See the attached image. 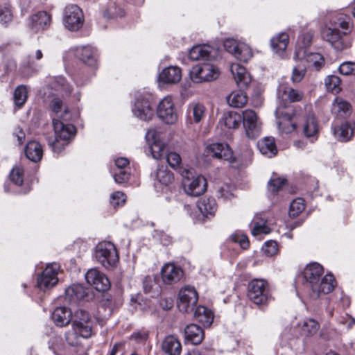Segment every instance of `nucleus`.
Here are the masks:
<instances>
[{
	"label": "nucleus",
	"instance_id": "1",
	"mask_svg": "<svg viewBox=\"0 0 355 355\" xmlns=\"http://www.w3.org/2000/svg\"><path fill=\"white\" fill-rule=\"evenodd\" d=\"M323 268L318 263H312L306 266L304 270V277L309 284L311 289V297L317 299L320 294H327L334 288V278L331 274L321 277Z\"/></svg>",
	"mask_w": 355,
	"mask_h": 355
},
{
	"label": "nucleus",
	"instance_id": "2",
	"mask_svg": "<svg viewBox=\"0 0 355 355\" xmlns=\"http://www.w3.org/2000/svg\"><path fill=\"white\" fill-rule=\"evenodd\" d=\"M182 177V187L184 192L191 196H199L204 193L207 189L206 179L202 175L195 176L193 173L187 168H179Z\"/></svg>",
	"mask_w": 355,
	"mask_h": 355
},
{
	"label": "nucleus",
	"instance_id": "3",
	"mask_svg": "<svg viewBox=\"0 0 355 355\" xmlns=\"http://www.w3.org/2000/svg\"><path fill=\"white\" fill-rule=\"evenodd\" d=\"M53 126L55 139L49 142V145L54 152L60 153L68 144V140L74 135L76 128L71 124H64L55 118H53Z\"/></svg>",
	"mask_w": 355,
	"mask_h": 355
},
{
	"label": "nucleus",
	"instance_id": "4",
	"mask_svg": "<svg viewBox=\"0 0 355 355\" xmlns=\"http://www.w3.org/2000/svg\"><path fill=\"white\" fill-rule=\"evenodd\" d=\"M248 297L257 306H266L271 298L268 283L263 279H253L248 285Z\"/></svg>",
	"mask_w": 355,
	"mask_h": 355
},
{
	"label": "nucleus",
	"instance_id": "5",
	"mask_svg": "<svg viewBox=\"0 0 355 355\" xmlns=\"http://www.w3.org/2000/svg\"><path fill=\"white\" fill-rule=\"evenodd\" d=\"M94 257L96 260L106 268H112L116 266L119 255L114 245L109 241L99 243L95 248Z\"/></svg>",
	"mask_w": 355,
	"mask_h": 355
},
{
	"label": "nucleus",
	"instance_id": "6",
	"mask_svg": "<svg viewBox=\"0 0 355 355\" xmlns=\"http://www.w3.org/2000/svg\"><path fill=\"white\" fill-rule=\"evenodd\" d=\"M219 74L218 68L209 62L196 64L189 72L191 80L196 83L213 81Z\"/></svg>",
	"mask_w": 355,
	"mask_h": 355
},
{
	"label": "nucleus",
	"instance_id": "7",
	"mask_svg": "<svg viewBox=\"0 0 355 355\" xmlns=\"http://www.w3.org/2000/svg\"><path fill=\"white\" fill-rule=\"evenodd\" d=\"M64 26L70 31H78L84 24V14L80 7L71 4L67 6L63 12Z\"/></svg>",
	"mask_w": 355,
	"mask_h": 355
},
{
	"label": "nucleus",
	"instance_id": "8",
	"mask_svg": "<svg viewBox=\"0 0 355 355\" xmlns=\"http://www.w3.org/2000/svg\"><path fill=\"white\" fill-rule=\"evenodd\" d=\"M72 327L80 333L83 338H89L92 335V321L88 312L78 309L74 312L71 319Z\"/></svg>",
	"mask_w": 355,
	"mask_h": 355
},
{
	"label": "nucleus",
	"instance_id": "9",
	"mask_svg": "<svg viewBox=\"0 0 355 355\" xmlns=\"http://www.w3.org/2000/svg\"><path fill=\"white\" fill-rule=\"evenodd\" d=\"M198 300V294L193 286H186L178 293V307L181 312L193 311Z\"/></svg>",
	"mask_w": 355,
	"mask_h": 355
},
{
	"label": "nucleus",
	"instance_id": "10",
	"mask_svg": "<svg viewBox=\"0 0 355 355\" xmlns=\"http://www.w3.org/2000/svg\"><path fill=\"white\" fill-rule=\"evenodd\" d=\"M322 37L338 51L348 49L351 45L350 42L346 37V33H340L336 28H324L322 31Z\"/></svg>",
	"mask_w": 355,
	"mask_h": 355
},
{
	"label": "nucleus",
	"instance_id": "11",
	"mask_svg": "<svg viewBox=\"0 0 355 355\" xmlns=\"http://www.w3.org/2000/svg\"><path fill=\"white\" fill-rule=\"evenodd\" d=\"M157 113L166 124H174L178 121V113L171 96H166L160 101Z\"/></svg>",
	"mask_w": 355,
	"mask_h": 355
},
{
	"label": "nucleus",
	"instance_id": "12",
	"mask_svg": "<svg viewBox=\"0 0 355 355\" xmlns=\"http://www.w3.org/2000/svg\"><path fill=\"white\" fill-rule=\"evenodd\" d=\"M241 118L247 137L250 139L257 137L261 133V123L256 112L252 110H245Z\"/></svg>",
	"mask_w": 355,
	"mask_h": 355
},
{
	"label": "nucleus",
	"instance_id": "13",
	"mask_svg": "<svg viewBox=\"0 0 355 355\" xmlns=\"http://www.w3.org/2000/svg\"><path fill=\"white\" fill-rule=\"evenodd\" d=\"M223 46L225 49L239 60L248 62L252 56V50L245 43H239L234 39L225 40Z\"/></svg>",
	"mask_w": 355,
	"mask_h": 355
},
{
	"label": "nucleus",
	"instance_id": "14",
	"mask_svg": "<svg viewBox=\"0 0 355 355\" xmlns=\"http://www.w3.org/2000/svg\"><path fill=\"white\" fill-rule=\"evenodd\" d=\"M291 111L289 107L282 105H279L275 111L277 125L282 133L288 134L296 128V124L293 121Z\"/></svg>",
	"mask_w": 355,
	"mask_h": 355
},
{
	"label": "nucleus",
	"instance_id": "15",
	"mask_svg": "<svg viewBox=\"0 0 355 355\" xmlns=\"http://www.w3.org/2000/svg\"><path fill=\"white\" fill-rule=\"evenodd\" d=\"M294 58L305 64L306 67H313L316 70H319L324 63L322 55L318 53L308 52L306 48L297 49Z\"/></svg>",
	"mask_w": 355,
	"mask_h": 355
},
{
	"label": "nucleus",
	"instance_id": "16",
	"mask_svg": "<svg viewBox=\"0 0 355 355\" xmlns=\"http://www.w3.org/2000/svg\"><path fill=\"white\" fill-rule=\"evenodd\" d=\"M59 266L57 263H49L42 274L37 277V286L45 291L55 286L58 279L57 277Z\"/></svg>",
	"mask_w": 355,
	"mask_h": 355
},
{
	"label": "nucleus",
	"instance_id": "17",
	"mask_svg": "<svg viewBox=\"0 0 355 355\" xmlns=\"http://www.w3.org/2000/svg\"><path fill=\"white\" fill-rule=\"evenodd\" d=\"M85 279L89 284L93 286L96 291L100 292H105L110 287L108 278L96 268L89 269L86 272Z\"/></svg>",
	"mask_w": 355,
	"mask_h": 355
},
{
	"label": "nucleus",
	"instance_id": "18",
	"mask_svg": "<svg viewBox=\"0 0 355 355\" xmlns=\"http://www.w3.org/2000/svg\"><path fill=\"white\" fill-rule=\"evenodd\" d=\"M208 155L232 162L234 160L233 152L227 144L213 143L206 147Z\"/></svg>",
	"mask_w": 355,
	"mask_h": 355
},
{
	"label": "nucleus",
	"instance_id": "19",
	"mask_svg": "<svg viewBox=\"0 0 355 355\" xmlns=\"http://www.w3.org/2000/svg\"><path fill=\"white\" fill-rule=\"evenodd\" d=\"M89 298V289L76 284L68 287L65 291V300L69 304H78Z\"/></svg>",
	"mask_w": 355,
	"mask_h": 355
},
{
	"label": "nucleus",
	"instance_id": "20",
	"mask_svg": "<svg viewBox=\"0 0 355 355\" xmlns=\"http://www.w3.org/2000/svg\"><path fill=\"white\" fill-rule=\"evenodd\" d=\"M230 71L239 89H247L251 83V77L245 68L239 64L233 63L230 66Z\"/></svg>",
	"mask_w": 355,
	"mask_h": 355
},
{
	"label": "nucleus",
	"instance_id": "21",
	"mask_svg": "<svg viewBox=\"0 0 355 355\" xmlns=\"http://www.w3.org/2000/svg\"><path fill=\"white\" fill-rule=\"evenodd\" d=\"M162 279L165 284H172L179 282L183 275L182 270L173 264H165L161 270Z\"/></svg>",
	"mask_w": 355,
	"mask_h": 355
},
{
	"label": "nucleus",
	"instance_id": "22",
	"mask_svg": "<svg viewBox=\"0 0 355 355\" xmlns=\"http://www.w3.org/2000/svg\"><path fill=\"white\" fill-rule=\"evenodd\" d=\"M216 51L209 45H197L189 51V57L191 60H210L215 58Z\"/></svg>",
	"mask_w": 355,
	"mask_h": 355
},
{
	"label": "nucleus",
	"instance_id": "23",
	"mask_svg": "<svg viewBox=\"0 0 355 355\" xmlns=\"http://www.w3.org/2000/svg\"><path fill=\"white\" fill-rule=\"evenodd\" d=\"M51 22V15L46 11H40L30 17L29 26L37 31L47 28Z\"/></svg>",
	"mask_w": 355,
	"mask_h": 355
},
{
	"label": "nucleus",
	"instance_id": "24",
	"mask_svg": "<svg viewBox=\"0 0 355 355\" xmlns=\"http://www.w3.org/2000/svg\"><path fill=\"white\" fill-rule=\"evenodd\" d=\"M134 115L144 121L150 120L154 115L153 109L150 103L145 99H137L135 106L132 108Z\"/></svg>",
	"mask_w": 355,
	"mask_h": 355
},
{
	"label": "nucleus",
	"instance_id": "25",
	"mask_svg": "<svg viewBox=\"0 0 355 355\" xmlns=\"http://www.w3.org/2000/svg\"><path fill=\"white\" fill-rule=\"evenodd\" d=\"M159 80L166 84H175L182 78L181 69L178 67L171 66L162 70L159 75Z\"/></svg>",
	"mask_w": 355,
	"mask_h": 355
},
{
	"label": "nucleus",
	"instance_id": "26",
	"mask_svg": "<svg viewBox=\"0 0 355 355\" xmlns=\"http://www.w3.org/2000/svg\"><path fill=\"white\" fill-rule=\"evenodd\" d=\"M77 57L85 64L95 67L97 64L96 50L91 46H82L76 50Z\"/></svg>",
	"mask_w": 355,
	"mask_h": 355
},
{
	"label": "nucleus",
	"instance_id": "27",
	"mask_svg": "<svg viewBox=\"0 0 355 355\" xmlns=\"http://www.w3.org/2000/svg\"><path fill=\"white\" fill-rule=\"evenodd\" d=\"M184 337L192 344L199 345L203 340L205 334L200 327L195 324H190L184 329Z\"/></svg>",
	"mask_w": 355,
	"mask_h": 355
},
{
	"label": "nucleus",
	"instance_id": "28",
	"mask_svg": "<svg viewBox=\"0 0 355 355\" xmlns=\"http://www.w3.org/2000/svg\"><path fill=\"white\" fill-rule=\"evenodd\" d=\"M162 349L168 355H180L182 345L175 336H168L162 341Z\"/></svg>",
	"mask_w": 355,
	"mask_h": 355
},
{
	"label": "nucleus",
	"instance_id": "29",
	"mask_svg": "<svg viewBox=\"0 0 355 355\" xmlns=\"http://www.w3.org/2000/svg\"><path fill=\"white\" fill-rule=\"evenodd\" d=\"M73 315L71 310L64 306L57 307L52 313V319L57 326L63 327L69 324Z\"/></svg>",
	"mask_w": 355,
	"mask_h": 355
},
{
	"label": "nucleus",
	"instance_id": "30",
	"mask_svg": "<svg viewBox=\"0 0 355 355\" xmlns=\"http://www.w3.org/2000/svg\"><path fill=\"white\" fill-rule=\"evenodd\" d=\"M187 113L191 121L199 123L205 118L206 107L202 103L193 102L189 105Z\"/></svg>",
	"mask_w": 355,
	"mask_h": 355
},
{
	"label": "nucleus",
	"instance_id": "31",
	"mask_svg": "<svg viewBox=\"0 0 355 355\" xmlns=\"http://www.w3.org/2000/svg\"><path fill=\"white\" fill-rule=\"evenodd\" d=\"M257 148L261 154L268 157H272L277 153L275 139L272 137H266L259 141Z\"/></svg>",
	"mask_w": 355,
	"mask_h": 355
},
{
	"label": "nucleus",
	"instance_id": "32",
	"mask_svg": "<svg viewBox=\"0 0 355 355\" xmlns=\"http://www.w3.org/2000/svg\"><path fill=\"white\" fill-rule=\"evenodd\" d=\"M25 155L29 160L33 162L40 161L43 156L41 144L35 141H29L25 148Z\"/></svg>",
	"mask_w": 355,
	"mask_h": 355
},
{
	"label": "nucleus",
	"instance_id": "33",
	"mask_svg": "<svg viewBox=\"0 0 355 355\" xmlns=\"http://www.w3.org/2000/svg\"><path fill=\"white\" fill-rule=\"evenodd\" d=\"M194 317L196 320L205 327H209L214 320V314L207 308L200 306L195 309Z\"/></svg>",
	"mask_w": 355,
	"mask_h": 355
},
{
	"label": "nucleus",
	"instance_id": "34",
	"mask_svg": "<svg viewBox=\"0 0 355 355\" xmlns=\"http://www.w3.org/2000/svg\"><path fill=\"white\" fill-rule=\"evenodd\" d=\"M156 182L155 187H158V184H162L164 186L171 185L174 180L173 173L169 171L166 166H159L156 172Z\"/></svg>",
	"mask_w": 355,
	"mask_h": 355
},
{
	"label": "nucleus",
	"instance_id": "35",
	"mask_svg": "<svg viewBox=\"0 0 355 355\" xmlns=\"http://www.w3.org/2000/svg\"><path fill=\"white\" fill-rule=\"evenodd\" d=\"M351 105L343 99L337 97L332 103L331 112L340 116H346L351 113Z\"/></svg>",
	"mask_w": 355,
	"mask_h": 355
},
{
	"label": "nucleus",
	"instance_id": "36",
	"mask_svg": "<svg viewBox=\"0 0 355 355\" xmlns=\"http://www.w3.org/2000/svg\"><path fill=\"white\" fill-rule=\"evenodd\" d=\"M241 116L236 112H227L223 114L220 123L229 129L238 128L241 122Z\"/></svg>",
	"mask_w": 355,
	"mask_h": 355
},
{
	"label": "nucleus",
	"instance_id": "37",
	"mask_svg": "<svg viewBox=\"0 0 355 355\" xmlns=\"http://www.w3.org/2000/svg\"><path fill=\"white\" fill-rule=\"evenodd\" d=\"M303 132L307 138H315L318 133V123L313 113L309 112L306 116L303 125Z\"/></svg>",
	"mask_w": 355,
	"mask_h": 355
},
{
	"label": "nucleus",
	"instance_id": "38",
	"mask_svg": "<svg viewBox=\"0 0 355 355\" xmlns=\"http://www.w3.org/2000/svg\"><path fill=\"white\" fill-rule=\"evenodd\" d=\"M50 107L58 118L62 120L69 119L68 107L63 104L62 101L60 98H54L51 102Z\"/></svg>",
	"mask_w": 355,
	"mask_h": 355
},
{
	"label": "nucleus",
	"instance_id": "39",
	"mask_svg": "<svg viewBox=\"0 0 355 355\" xmlns=\"http://www.w3.org/2000/svg\"><path fill=\"white\" fill-rule=\"evenodd\" d=\"M288 43V35L282 33L272 37L270 40V45L273 51L277 53H283Z\"/></svg>",
	"mask_w": 355,
	"mask_h": 355
},
{
	"label": "nucleus",
	"instance_id": "40",
	"mask_svg": "<svg viewBox=\"0 0 355 355\" xmlns=\"http://www.w3.org/2000/svg\"><path fill=\"white\" fill-rule=\"evenodd\" d=\"M354 132V128L349 123H342L338 128L334 129V133L335 137L340 141H349Z\"/></svg>",
	"mask_w": 355,
	"mask_h": 355
},
{
	"label": "nucleus",
	"instance_id": "41",
	"mask_svg": "<svg viewBox=\"0 0 355 355\" xmlns=\"http://www.w3.org/2000/svg\"><path fill=\"white\" fill-rule=\"evenodd\" d=\"M252 223L254 224V227L252 230V234L254 236L260 234H268L270 231V228L266 225V218L263 217L261 214H257Z\"/></svg>",
	"mask_w": 355,
	"mask_h": 355
},
{
	"label": "nucleus",
	"instance_id": "42",
	"mask_svg": "<svg viewBox=\"0 0 355 355\" xmlns=\"http://www.w3.org/2000/svg\"><path fill=\"white\" fill-rule=\"evenodd\" d=\"M197 207L200 213L207 217L214 214L216 211V204L214 198H203L198 202Z\"/></svg>",
	"mask_w": 355,
	"mask_h": 355
},
{
	"label": "nucleus",
	"instance_id": "43",
	"mask_svg": "<svg viewBox=\"0 0 355 355\" xmlns=\"http://www.w3.org/2000/svg\"><path fill=\"white\" fill-rule=\"evenodd\" d=\"M247 96L242 89L232 92L227 98L228 104L234 107H242L247 103Z\"/></svg>",
	"mask_w": 355,
	"mask_h": 355
},
{
	"label": "nucleus",
	"instance_id": "44",
	"mask_svg": "<svg viewBox=\"0 0 355 355\" xmlns=\"http://www.w3.org/2000/svg\"><path fill=\"white\" fill-rule=\"evenodd\" d=\"M282 93V97L284 98L283 95H285L290 102L300 101L304 97V93L302 91L291 87H286L285 89L280 87L278 92L279 96H281Z\"/></svg>",
	"mask_w": 355,
	"mask_h": 355
},
{
	"label": "nucleus",
	"instance_id": "45",
	"mask_svg": "<svg viewBox=\"0 0 355 355\" xmlns=\"http://www.w3.org/2000/svg\"><path fill=\"white\" fill-rule=\"evenodd\" d=\"M286 178H273L268 182V192L272 196L276 195L286 184Z\"/></svg>",
	"mask_w": 355,
	"mask_h": 355
},
{
	"label": "nucleus",
	"instance_id": "46",
	"mask_svg": "<svg viewBox=\"0 0 355 355\" xmlns=\"http://www.w3.org/2000/svg\"><path fill=\"white\" fill-rule=\"evenodd\" d=\"M51 87L67 96L70 94L72 91L71 86L69 85L64 78L61 76L55 78L54 81L51 83Z\"/></svg>",
	"mask_w": 355,
	"mask_h": 355
},
{
	"label": "nucleus",
	"instance_id": "47",
	"mask_svg": "<svg viewBox=\"0 0 355 355\" xmlns=\"http://www.w3.org/2000/svg\"><path fill=\"white\" fill-rule=\"evenodd\" d=\"M150 150L154 159H161L166 154V146L161 141L153 142L150 144Z\"/></svg>",
	"mask_w": 355,
	"mask_h": 355
},
{
	"label": "nucleus",
	"instance_id": "48",
	"mask_svg": "<svg viewBox=\"0 0 355 355\" xmlns=\"http://www.w3.org/2000/svg\"><path fill=\"white\" fill-rule=\"evenodd\" d=\"M28 91L24 85L18 86L14 92V103L18 107H21L27 100Z\"/></svg>",
	"mask_w": 355,
	"mask_h": 355
},
{
	"label": "nucleus",
	"instance_id": "49",
	"mask_svg": "<svg viewBox=\"0 0 355 355\" xmlns=\"http://www.w3.org/2000/svg\"><path fill=\"white\" fill-rule=\"evenodd\" d=\"M304 208V200L300 198H296L290 205L289 216L292 218L297 217Z\"/></svg>",
	"mask_w": 355,
	"mask_h": 355
},
{
	"label": "nucleus",
	"instance_id": "50",
	"mask_svg": "<svg viewBox=\"0 0 355 355\" xmlns=\"http://www.w3.org/2000/svg\"><path fill=\"white\" fill-rule=\"evenodd\" d=\"M327 89L332 93H338L340 91V79L337 76H329L324 80Z\"/></svg>",
	"mask_w": 355,
	"mask_h": 355
},
{
	"label": "nucleus",
	"instance_id": "51",
	"mask_svg": "<svg viewBox=\"0 0 355 355\" xmlns=\"http://www.w3.org/2000/svg\"><path fill=\"white\" fill-rule=\"evenodd\" d=\"M81 338H83L82 336L73 327L71 330L65 334L66 341L71 346L79 345L81 343Z\"/></svg>",
	"mask_w": 355,
	"mask_h": 355
},
{
	"label": "nucleus",
	"instance_id": "52",
	"mask_svg": "<svg viewBox=\"0 0 355 355\" xmlns=\"http://www.w3.org/2000/svg\"><path fill=\"white\" fill-rule=\"evenodd\" d=\"M306 68V64L300 62L297 64V66L293 68L291 78L293 82L299 83L300 81H301V80L303 78L305 74Z\"/></svg>",
	"mask_w": 355,
	"mask_h": 355
},
{
	"label": "nucleus",
	"instance_id": "53",
	"mask_svg": "<svg viewBox=\"0 0 355 355\" xmlns=\"http://www.w3.org/2000/svg\"><path fill=\"white\" fill-rule=\"evenodd\" d=\"M319 329V324L318 323L313 320L309 319L304 322L303 327H302V331L307 334V335L311 336L317 333V331Z\"/></svg>",
	"mask_w": 355,
	"mask_h": 355
},
{
	"label": "nucleus",
	"instance_id": "54",
	"mask_svg": "<svg viewBox=\"0 0 355 355\" xmlns=\"http://www.w3.org/2000/svg\"><path fill=\"white\" fill-rule=\"evenodd\" d=\"M125 202V196L123 192H114L110 197V204L114 207H119L123 205Z\"/></svg>",
	"mask_w": 355,
	"mask_h": 355
},
{
	"label": "nucleus",
	"instance_id": "55",
	"mask_svg": "<svg viewBox=\"0 0 355 355\" xmlns=\"http://www.w3.org/2000/svg\"><path fill=\"white\" fill-rule=\"evenodd\" d=\"M10 179L15 184L21 185L23 182V169L14 168L10 173Z\"/></svg>",
	"mask_w": 355,
	"mask_h": 355
},
{
	"label": "nucleus",
	"instance_id": "56",
	"mask_svg": "<svg viewBox=\"0 0 355 355\" xmlns=\"http://www.w3.org/2000/svg\"><path fill=\"white\" fill-rule=\"evenodd\" d=\"M166 157L168 164L173 168L178 167L181 163V157L177 153H168L166 154Z\"/></svg>",
	"mask_w": 355,
	"mask_h": 355
},
{
	"label": "nucleus",
	"instance_id": "57",
	"mask_svg": "<svg viewBox=\"0 0 355 355\" xmlns=\"http://www.w3.org/2000/svg\"><path fill=\"white\" fill-rule=\"evenodd\" d=\"M263 251L267 257L275 255L277 252V243L274 241L266 242Z\"/></svg>",
	"mask_w": 355,
	"mask_h": 355
},
{
	"label": "nucleus",
	"instance_id": "58",
	"mask_svg": "<svg viewBox=\"0 0 355 355\" xmlns=\"http://www.w3.org/2000/svg\"><path fill=\"white\" fill-rule=\"evenodd\" d=\"M338 70L340 73L345 76L353 74L355 70V63L352 62H345L340 65Z\"/></svg>",
	"mask_w": 355,
	"mask_h": 355
},
{
	"label": "nucleus",
	"instance_id": "59",
	"mask_svg": "<svg viewBox=\"0 0 355 355\" xmlns=\"http://www.w3.org/2000/svg\"><path fill=\"white\" fill-rule=\"evenodd\" d=\"M16 67V64L12 59L6 58L2 66H0V72L3 71L4 74H8L13 71Z\"/></svg>",
	"mask_w": 355,
	"mask_h": 355
},
{
	"label": "nucleus",
	"instance_id": "60",
	"mask_svg": "<svg viewBox=\"0 0 355 355\" xmlns=\"http://www.w3.org/2000/svg\"><path fill=\"white\" fill-rule=\"evenodd\" d=\"M232 239L234 242L239 243L240 246L243 249H247L249 247V241L245 235L238 234H233L232 236Z\"/></svg>",
	"mask_w": 355,
	"mask_h": 355
},
{
	"label": "nucleus",
	"instance_id": "61",
	"mask_svg": "<svg viewBox=\"0 0 355 355\" xmlns=\"http://www.w3.org/2000/svg\"><path fill=\"white\" fill-rule=\"evenodd\" d=\"M129 176L130 174L125 170H120L119 173H116L114 175V179L117 184H122L129 180Z\"/></svg>",
	"mask_w": 355,
	"mask_h": 355
},
{
	"label": "nucleus",
	"instance_id": "62",
	"mask_svg": "<svg viewBox=\"0 0 355 355\" xmlns=\"http://www.w3.org/2000/svg\"><path fill=\"white\" fill-rule=\"evenodd\" d=\"M123 10L120 8H116V7L110 8L104 12V17H123Z\"/></svg>",
	"mask_w": 355,
	"mask_h": 355
},
{
	"label": "nucleus",
	"instance_id": "63",
	"mask_svg": "<svg viewBox=\"0 0 355 355\" xmlns=\"http://www.w3.org/2000/svg\"><path fill=\"white\" fill-rule=\"evenodd\" d=\"M146 139L150 144L153 142L160 141L159 139V132L155 129H149L146 133Z\"/></svg>",
	"mask_w": 355,
	"mask_h": 355
},
{
	"label": "nucleus",
	"instance_id": "64",
	"mask_svg": "<svg viewBox=\"0 0 355 355\" xmlns=\"http://www.w3.org/2000/svg\"><path fill=\"white\" fill-rule=\"evenodd\" d=\"M232 189L233 188L228 185L222 187L218 190L220 197L223 198L225 199H230L233 196Z\"/></svg>",
	"mask_w": 355,
	"mask_h": 355
}]
</instances>
